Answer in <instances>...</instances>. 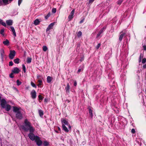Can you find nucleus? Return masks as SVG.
<instances>
[{
    "label": "nucleus",
    "instance_id": "nucleus-1",
    "mask_svg": "<svg viewBox=\"0 0 146 146\" xmlns=\"http://www.w3.org/2000/svg\"><path fill=\"white\" fill-rule=\"evenodd\" d=\"M22 129L25 131H27L29 130L30 133L28 134L29 138L31 140H35L36 138V136H35L33 133L34 129L31 125V123L27 119L24 121V124L22 126Z\"/></svg>",
    "mask_w": 146,
    "mask_h": 146
},
{
    "label": "nucleus",
    "instance_id": "nucleus-2",
    "mask_svg": "<svg viewBox=\"0 0 146 146\" xmlns=\"http://www.w3.org/2000/svg\"><path fill=\"white\" fill-rule=\"evenodd\" d=\"M61 121L62 126H63V125H66L68 126V129L70 130L71 129V126L69 124L67 121L66 119H62Z\"/></svg>",
    "mask_w": 146,
    "mask_h": 146
},
{
    "label": "nucleus",
    "instance_id": "nucleus-3",
    "mask_svg": "<svg viewBox=\"0 0 146 146\" xmlns=\"http://www.w3.org/2000/svg\"><path fill=\"white\" fill-rule=\"evenodd\" d=\"M15 54L16 52L15 50H10V53L9 54V58L11 59H13L14 58V57L15 56Z\"/></svg>",
    "mask_w": 146,
    "mask_h": 146
},
{
    "label": "nucleus",
    "instance_id": "nucleus-4",
    "mask_svg": "<svg viewBox=\"0 0 146 146\" xmlns=\"http://www.w3.org/2000/svg\"><path fill=\"white\" fill-rule=\"evenodd\" d=\"M36 144L38 146H40L42 144V141L40 140V138L38 136H36V139L35 140Z\"/></svg>",
    "mask_w": 146,
    "mask_h": 146
},
{
    "label": "nucleus",
    "instance_id": "nucleus-5",
    "mask_svg": "<svg viewBox=\"0 0 146 146\" xmlns=\"http://www.w3.org/2000/svg\"><path fill=\"white\" fill-rule=\"evenodd\" d=\"M56 23V22H54L50 23L48 25L46 30V32L49 31L50 29L53 28L54 25Z\"/></svg>",
    "mask_w": 146,
    "mask_h": 146
},
{
    "label": "nucleus",
    "instance_id": "nucleus-6",
    "mask_svg": "<svg viewBox=\"0 0 146 146\" xmlns=\"http://www.w3.org/2000/svg\"><path fill=\"white\" fill-rule=\"evenodd\" d=\"M16 117L17 118L20 119H21L23 118L22 115L21 113V111L16 113Z\"/></svg>",
    "mask_w": 146,
    "mask_h": 146
},
{
    "label": "nucleus",
    "instance_id": "nucleus-7",
    "mask_svg": "<svg viewBox=\"0 0 146 146\" xmlns=\"http://www.w3.org/2000/svg\"><path fill=\"white\" fill-rule=\"evenodd\" d=\"M106 27L104 26L101 29L100 31H99L97 35V37H99L100 35L106 29Z\"/></svg>",
    "mask_w": 146,
    "mask_h": 146
},
{
    "label": "nucleus",
    "instance_id": "nucleus-8",
    "mask_svg": "<svg viewBox=\"0 0 146 146\" xmlns=\"http://www.w3.org/2000/svg\"><path fill=\"white\" fill-rule=\"evenodd\" d=\"M31 94L32 98L35 99L36 98V93L35 90H32L31 93Z\"/></svg>",
    "mask_w": 146,
    "mask_h": 146
},
{
    "label": "nucleus",
    "instance_id": "nucleus-9",
    "mask_svg": "<svg viewBox=\"0 0 146 146\" xmlns=\"http://www.w3.org/2000/svg\"><path fill=\"white\" fill-rule=\"evenodd\" d=\"M1 105L2 107L3 108H5V106L6 105L7 102L4 99H2L1 101Z\"/></svg>",
    "mask_w": 146,
    "mask_h": 146
},
{
    "label": "nucleus",
    "instance_id": "nucleus-10",
    "mask_svg": "<svg viewBox=\"0 0 146 146\" xmlns=\"http://www.w3.org/2000/svg\"><path fill=\"white\" fill-rule=\"evenodd\" d=\"M13 111L15 113H17L20 111V108H18L16 106H13Z\"/></svg>",
    "mask_w": 146,
    "mask_h": 146
},
{
    "label": "nucleus",
    "instance_id": "nucleus-11",
    "mask_svg": "<svg viewBox=\"0 0 146 146\" xmlns=\"http://www.w3.org/2000/svg\"><path fill=\"white\" fill-rule=\"evenodd\" d=\"M0 54L1 55V59L3 60L5 56L4 51L3 49H2L0 50Z\"/></svg>",
    "mask_w": 146,
    "mask_h": 146
},
{
    "label": "nucleus",
    "instance_id": "nucleus-12",
    "mask_svg": "<svg viewBox=\"0 0 146 146\" xmlns=\"http://www.w3.org/2000/svg\"><path fill=\"white\" fill-rule=\"evenodd\" d=\"M10 30L12 32L13 34L14 37H16V34L14 27L13 26H11L10 27Z\"/></svg>",
    "mask_w": 146,
    "mask_h": 146
},
{
    "label": "nucleus",
    "instance_id": "nucleus-13",
    "mask_svg": "<svg viewBox=\"0 0 146 146\" xmlns=\"http://www.w3.org/2000/svg\"><path fill=\"white\" fill-rule=\"evenodd\" d=\"M121 35L119 36V40L120 42H121L123 39V38L125 35V33H123V31H122L120 33Z\"/></svg>",
    "mask_w": 146,
    "mask_h": 146
},
{
    "label": "nucleus",
    "instance_id": "nucleus-14",
    "mask_svg": "<svg viewBox=\"0 0 146 146\" xmlns=\"http://www.w3.org/2000/svg\"><path fill=\"white\" fill-rule=\"evenodd\" d=\"M12 72L13 73L18 74L20 72V70L17 67H15L14 68L13 70H12Z\"/></svg>",
    "mask_w": 146,
    "mask_h": 146
},
{
    "label": "nucleus",
    "instance_id": "nucleus-15",
    "mask_svg": "<svg viewBox=\"0 0 146 146\" xmlns=\"http://www.w3.org/2000/svg\"><path fill=\"white\" fill-rule=\"evenodd\" d=\"M11 108V106L9 104H7L5 106V108H5V110L7 111H9Z\"/></svg>",
    "mask_w": 146,
    "mask_h": 146
},
{
    "label": "nucleus",
    "instance_id": "nucleus-16",
    "mask_svg": "<svg viewBox=\"0 0 146 146\" xmlns=\"http://www.w3.org/2000/svg\"><path fill=\"white\" fill-rule=\"evenodd\" d=\"M70 86L68 83L67 84L66 87L65 88V90L67 93H69L70 92Z\"/></svg>",
    "mask_w": 146,
    "mask_h": 146
},
{
    "label": "nucleus",
    "instance_id": "nucleus-17",
    "mask_svg": "<svg viewBox=\"0 0 146 146\" xmlns=\"http://www.w3.org/2000/svg\"><path fill=\"white\" fill-rule=\"evenodd\" d=\"M62 129L64 130L66 132H68L69 131L68 128L67 129V127H66L65 125H63L62 126Z\"/></svg>",
    "mask_w": 146,
    "mask_h": 146
},
{
    "label": "nucleus",
    "instance_id": "nucleus-18",
    "mask_svg": "<svg viewBox=\"0 0 146 146\" xmlns=\"http://www.w3.org/2000/svg\"><path fill=\"white\" fill-rule=\"evenodd\" d=\"M74 10L73 9L71 11L70 15L68 16V18H72L74 15Z\"/></svg>",
    "mask_w": 146,
    "mask_h": 146
},
{
    "label": "nucleus",
    "instance_id": "nucleus-19",
    "mask_svg": "<svg viewBox=\"0 0 146 146\" xmlns=\"http://www.w3.org/2000/svg\"><path fill=\"white\" fill-rule=\"evenodd\" d=\"M6 22L7 24L8 25H11L13 23V21L11 20H7Z\"/></svg>",
    "mask_w": 146,
    "mask_h": 146
},
{
    "label": "nucleus",
    "instance_id": "nucleus-20",
    "mask_svg": "<svg viewBox=\"0 0 146 146\" xmlns=\"http://www.w3.org/2000/svg\"><path fill=\"white\" fill-rule=\"evenodd\" d=\"M3 3L5 5L10 3L13 0H2Z\"/></svg>",
    "mask_w": 146,
    "mask_h": 146
},
{
    "label": "nucleus",
    "instance_id": "nucleus-21",
    "mask_svg": "<svg viewBox=\"0 0 146 146\" xmlns=\"http://www.w3.org/2000/svg\"><path fill=\"white\" fill-rule=\"evenodd\" d=\"M9 42L7 39H6L5 41H3V44L6 46H8L9 44Z\"/></svg>",
    "mask_w": 146,
    "mask_h": 146
},
{
    "label": "nucleus",
    "instance_id": "nucleus-22",
    "mask_svg": "<svg viewBox=\"0 0 146 146\" xmlns=\"http://www.w3.org/2000/svg\"><path fill=\"white\" fill-rule=\"evenodd\" d=\"M84 68V65H83L82 66H80L79 68V69H78V70L77 73H79L81 71H82L83 70Z\"/></svg>",
    "mask_w": 146,
    "mask_h": 146
},
{
    "label": "nucleus",
    "instance_id": "nucleus-23",
    "mask_svg": "<svg viewBox=\"0 0 146 146\" xmlns=\"http://www.w3.org/2000/svg\"><path fill=\"white\" fill-rule=\"evenodd\" d=\"M40 21L38 19H36L34 21V24L35 25H37L39 23Z\"/></svg>",
    "mask_w": 146,
    "mask_h": 146
},
{
    "label": "nucleus",
    "instance_id": "nucleus-24",
    "mask_svg": "<svg viewBox=\"0 0 146 146\" xmlns=\"http://www.w3.org/2000/svg\"><path fill=\"white\" fill-rule=\"evenodd\" d=\"M52 78L50 76H47V81L48 83H50L51 82Z\"/></svg>",
    "mask_w": 146,
    "mask_h": 146
},
{
    "label": "nucleus",
    "instance_id": "nucleus-25",
    "mask_svg": "<svg viewBox=\"0 0 146 146\" xmlns=\"http://www.w3.org/2000/svg\"><path fill=\"white\" fill-rule=\"evenodd\" d=\"M38 113L40 116L41 117H42L43 116L44 114L43 111L41 110H39Z\"/></svg>",
    "mask_w": 146,
    "mask_h": 146
},
{
    "label": "nucleus",
    "instance_id": "nucleus-26",
    "mask_svg": "<svg viewBox=\"0 0 146 146\" xmlns=\"http://www.w3.org/2000/svg\"><path fill=\"white\" fill-rule=\"evenodd\" d=\"M89 113L90 114V117H91L92 118L93 116V114L92 113V110L90 109H89Z\"/></svg>",
    "mask_w": 146,
    "mask_h": 146
},
{
    "label": "nucleus",
    "instance_id": "nucleus-27",
    "mask_svg": "<svg viewBox=\"0 0 146 146\" xmlns=\"http://www.w3.org/2000/svg\"><path fill=\"white\" fill-rule=\"evenodd\" d=\"M32 61V58L28 57L27 59V63H30Z\"/></svg>",
    "mask_w": 146,
    "mask_h": 146
},
{
    "label": "nucleus",
    "instance_id": "nucleus-28",
    "mask_svg": "<svg viewBox=\"0 0 146 146\" xmlns=\"http://www.w3.org/2000/svg\"><path fill=\"white\" fill-rule=\"evenodd\" d=\"M19 59L18 58H16L13 60L15 64H18L19 63Z\"/></svg>",
    "mask_w": 146,
    "mask_h": 146
},
{
    "label": "nucleus",
    "instance_id": "nucleus-29",
    "mask_svg": "<svg viewBox=\"0 0 146 146\" xmlns=\"http://www.w3.org/2000/svg\"><path fill=\"white\" fill-rule=\"evenodd\" d=\"M0 23L4 27L6 26V24L5 22L3 21V20L0 19Z\"/></svg>",
    "mask_w": 146,
    "mask_h": 146
},
{
    "label": "nucleus",
    "instance_id": "nucleus-30",
    "mask_svg": "<svg viewBox=\"0 0 146 146\" xmlns=\"http://www.w3.org/2000/svg\"><path fill=\"white\" fill-rule=\"evenodd\" d=\"M49 145V143L48 142L46 141H44L43 143V145L44 146H48Z\"/></svg>",
    "mask_w": 146,
    "mask_h": 146
},
{
    "label": "nucleus",
    "instance_id": "nucleus-31",
    "mask_svg": "<svg viewBox=\"0 0 146 146\" xmlns=\"http://www.w3.org/2000/svg\"><path fill=\"white\" fill-rule=\"evenodd\" d=\"M38 86L39 87H40V86H41L42 84V81L41 80H38Z\"/></svg>",
    "mask_w": 146,
    "mask_h": 146
},
{
    "label": "nucleus",
    "instance_id": "nucleus-32",
    "mask_svg": "<svg viewBox=\"0 0 146 146\" xmlns=\"http://www.w3.org/2000/svg\"><path fill=\"white\" fill-rule=\"evenodd\" d=\"M48 49L47 47L46 46H43L42 47V50L44 51H46Z\"/></svg>",
    "mask_w": 146,
    "mask_h": 146
},
{
    "label": "nucleus",
    "instance_id": "nucleus-33",
    "mask_svg": "<svg viewBox=\"0 0 146 146\" xmlns=\"http://www.w3.org/2000/svg\"><path fill=\"white\" fill-rule=\"evenodd\" d=\"M16 82L17 86H19L21 85L22 83L19 80H17Z\"/></svg>",
    "mask_w": 146,
    "mask_h": 146
},
{
    "label": "nucleus",
    "instance_id": "nucleus-34",
    "mask_svg": "<svg viewBox=\"0 0 146 146\" xmlns=\"http://www.w3.org/2000/svg\"><path fill=\"white\" fill-rule=\"evenodd\" d=\"M4 31L3 29H1L0 31V33L3 36H4Z\"/></svg>",
    "mask_w": 146,
    "mask_h": 146
},
{
    "label": "nucleus",
    "instance_id": "nucleus-35",
    "mask_svg": "<svg viewBox=\"0 0 146 146\" xmlns=\"http://www.w3.org/2000/svg\"><path fill=\"white\" fill-rule=\"evenodd\" d=\"M22 66L23 70V71L25 73L26 72L25 66L24 64H23L22 65Z\"/></svg>",
    "mask_w": 146,
    "mask_h": 146
},
{
    "label": "nucleus",
    "instance_id": "nucleus-36",
    "mask_svg": "<svg viewBox=\"0 0 146 146\" xmlns=\"http://www.w3.org/2000/svg\"><path fill=\"white\" fill-rule=\"evenodd\" d=\"M82 35V33L81 31H79L77 34V36L78 37H80V36Z\"/></svg>",
    "mask_w": 146,
    "mask_h": 146
},
{
    "label": "nucleus",
    "instance_id": "nucleus-37",
    "mask_svg": "<svg viewBox=\"0 0 146 146\" xmlns=\"http://www.w3.org/2000/svg\"><path fill=\"white\" fill-rule=\"evenodd\" d=\"M123 0H119L117 1V4L119 5H120L123 2Z\"/></svg>",
    "mask_w": 146,
    "mask_h": 146
},
{
    "label": "nucleus",
    "instance_id": "nucleus-38",
    "mask_svg": "<svg viewBox=\"0 0 146 146\" xmlns=\"http://www.w3.org/2000/svg\"><path fill=\"white\" fill-rule=\"evenodd\" d=\"M31 85L33 87H34L35 88H36V86L35 84L32 82H31Z\"/></svg>",
    "mask_w": 146,
    "mask_h": 146
},
{
    "label": "nucleus",
    "instance_id": "nucleus-39",
    "mask_svg": "<svg viewBox=\"0 0 146 146\" xmlns=\"http://www.w3.org/2000/svg\"><path fill=\"white\" fill-rule=\"evenodd\" d=\"M50 13H48V14L46 16H45V18H48L50 17Z\"/></svg>",
    "mask_w": 146,
    "mask_h": 146
},
{
    "label": "nucleus",
    "instance_id": "nucleus-40",
    "mask_svg": "<svg viewBox=\"0 0 146 146\" xmlns=\"http://www.w3.org/2000/svg\"><path fill=\"white\" fill-rule=\"evenodd\" d=\"M13 74V72H11L9 75L10 77L11 78H14Z\"/></svg>",
    "mask_w": 146,
    "mask_h": 146
},
{
    "label": "nucleus",
    "instance_id": "nucleus-41",
    "mask_svg": "<svg viewBox=\"0 0 146 146\" xmlns=\"http://www.w3.org/2000/svg\"><path fill=\"white\" fill-rule=\"evenodd\" d=\"M56 11V8H53L52 9V11L53 13H55Z\"/></svg>",
    "mask_w": 146,
    "mask_h": 146
},
{
    "label": "nucleus",
    "instance_id": "nucleus-42",
    "mask_svg": "<svg viewBox=\"0 0 146 146\" xmlns=\"http://www.w3.org/2000/svg\"><path fill=\"white\" fill-rule=\"evenodd\" d=\"M38 98L39 100H42L43 99L42 96L41 95H38Z\"/></svg>",
    "mask_w": 146,
    "mask_h": 146
},
{
    "label": "nucleus",
    "instance_id": "nucleus-43",
    "mask_svg": "<svg viewBox=\"0 0 146 146\" xmlns=\"http://www.w3.org/2000/svg\"><path fill=\"white\" fill-rule=\"evenodd\" d=\"M146 62V59L145 58H144L142 60V62L143 64H144Z\"/></svg>",
    "mask_w": 146,
    "mask_h": 146
},
{
    "label": "nucleus",
    "instance_id": "nucleus-44",
    "mask_svg": "<svg viewBox=\"0 0 146 146\" xmlns=\"http://www.w3.org/2000/svg\"><path fill=\"white\" fill-rule=\"evenodd\" d=\"M100 45L101 44L100 43H98L96 47V48L97 49H98L100 48Z\"/></svg>",
    "mask_w": 146,
    "mask_h": 146
},
{
    "label": "nucleus",
    "instance_id": "nucleus-45",
    "mask_svg": "<svg viewBox=\"0 0 146 146\" xmlns=\"http://www.w3.org/2000/svg\"><path fill=\"white\" fill-rule=\"evenodd\" d=\"M13 65V63L12 61H10L9 62V66H12Z\"/></svg>",
    "mask_w": 146,
    "mask_h": 146
},
{
    "label": "nucleus",
    "instance_id": "nucleus-46",
    "mask_svg": "<svg viewBox=\"0 0 146 146\" xmlns=\"http://www.w3.org/2000/svg\"><path fill=\"white\" fill-rule=\"evenodd\" d=\"M23 0H18V4L19 5V6L21 4V3L22 2Z\"/></svg>",
    "mask_w": 146,
    "mask_h": 146
},
{
    "label": "nucleus",
    "instance_id": "nucleus-47",
    "mask_svg": "<svg viewBox=\"0 0 146 146\" xmlns=\"http://www.w3.org/2000/svg\"><path fill=\"white\" fill-rule=\"evenodd\" d=\"M95 0H89L88 4L92 3Z\"/></svg>",
    "mask_w": 146,
    "mask_h": 146
},
{
    "label": "nucleus",
    "instance_id": "nucleus-48",
    "mask_svg": "<svg viewBox=\"0 0 146 146\" xmlns=\"http://www.w3.org/2000/svg\"><path fill=\"white\" fill-rule=\"evenodd\" d=\"M131 132L133 134L135 133V130L134 129H132L131 130Z\"/></svg>",
    "mask_w": 146,
    "mask_h": 146
},
{
    "label": "nucleus",
    "instance_id": "nucleus-49",
    "mask_svg": "<svg viewBox=\"0 0 146 146\" xmlns=\"http://www.w3.org/2000/svg\"><path fill=\"white\" fill-rule=\"evenodd\" d=\"M77 83L76 81H75L74 82V85L75 86H77Z\"/></svg>",
    "mask_w": 146,
    "mask_h": 146
},
{
    "label": "nucleus",
    "instance_id": "nucleus-50",
    "mask_svg": "<svg viewBox=\"0 0 146 146\" xmlns=\"http://www.w3.org/2000/svg\"><path fill=\"white\" fill-rule=\"evenodd\" d=\"M143 49L145 50H146V45H144L143 46Z\"/></svg>",
    "mask_w": 146,
    "mask_h": 146
},
{
    "label": "nucleus",
    "instance_id": "nucleus-51",
    "mask_svg": "<svg viewBox=\"0 0 146 146\" xmlns=\"http://www.w3.org/2000/svg\"><path fill=\"white\" fill-rule=\"evenodd\" d=\"M84 60V58L83 57H82L81 58V59L79 61L80 62L83 61Z\"/></svg>",
    "mask_w": 146,
    "mask_h": 146
},
{
    "label": "nucleus",
    "instance_id": "nucleus-52",
    "mask_svg": "<svg viewBox=\"0 0 146 146\" xmlns=\"http://www.w3.org/2000/svg\"><path fill=\"white\" fill-rule=\"evenodd\" d=\"M84 21V19H83L82 20L79 22V23L80 24H81V23H83Z\"/></svg>",
    "mask_w": 146,
    "mask_h": 146
},
{
    "label": "nucleus",
    "instance_id": "nucleus-53",
    "mask_svg": "<svg viewBox=\"0 0 146 146\" xmlns=\"http://www.w3.org/2000/svg\"><path fill=\"white\" fill-rule=\"evenodd\" d=\"M143 68H146V64H144L143 66Z\"/></svg>",
    "mask_w": 146,
    "mask_h": 146
},
{
    "label": "nucleus",
    "instance_id": "nucleus-54",
    "mask_svg": "<svg viewBox=\"0 0 146 146\" xmlns=\"http://www.w3.org/2000/svg\"><path fill=\"white\" fill-rule=\"evenodd\" d=\"M40 75H37V78L38 79H40Z\"/></svg>",
    "mask_w": 146,
    "mask_h": 146
},
{
    "label": "nucleus",
    "instance_id": "nucleus-55",
    "mask_svg": "<svg viewBox=\"0 0 146 146\" xmlns=\"http://www.w3.org/2000/svg\"><path fill=\"white\" fill-rule=\"evenodd\" d=\"M100 87V86L99 85H97L96 86V88H97V89H98V87Z\"/></svg>",
    "mask_w": 146,
    "mask_h": 146
},
{
    "label": "nucleus",
    "instance_id": "nucleus-56",
    "mask_svg": "<svg viewBox=\"0 0 146 146\" xmlns=\"http://www.w3.org/2000/svg\"><path fill=\"white\" fill-rule=\"evenodd\" d=\"M58 130L59 131H60L61 130V129H60V128L59 127H58Z\"/></svg>",
    "mask_w": 146,
    "mask_h": 146
},
{
    "label": "nucleus",
    "instance_id": "nucleus-57",
    "mask_svg": "<svg viewBox=\"0 0 146 146\" xmlns=\"http://www.w3.org/2000/svg\"><path fill=\"white\" fill-rule=\"evenodd\" d=\"M44 102H47V100H46V99H45L44 100Z\"/></svg>",
    "mask_w": 146,
    "mask_h": 146
},
{
    "label": "nucleus",
    "instance_id": "nucleus-58",
    "mask_svg": "<svg viewBox=\"0 0 146 146\" xmlns=\"http://www.w3.org/2000/svg\"><path fill=\"white\" fill-rule=\"evenodd\" d=\"M108 77H111V76H110V74H108Z\"/></svg>",
    "mask_w": 146,
    "mask_h": 146
},
{
    "label": "nucleus",
    "instance_id": "nucleus-59",
    "mask_svg": "<svg viewBox=\"0 0 146 146\" xmlns=\"http://www.w3.org/2000/svg\"><path fill=\"white\" fill-rule=\"evenodd\" d=\"M1 1L0 0V4L1 3Z\"/></svg>",
    "mask_w": 146,
    "mask_h": 146
},
{
    "label": "nucleus",
    "instance_id": "nucleus-60",
    "mask_svg": "<svg viewBox=\"0 0 146 146\" xmlns=\"http://www.w3.org/2000/svg\"><path fill=\"white\" fill-rule=\"evenodd\" d=\"M140 60H141V56H140Z\"/></svg>",
    "mask_w": 146,
    "mask_h": 146
}]
</instances>
